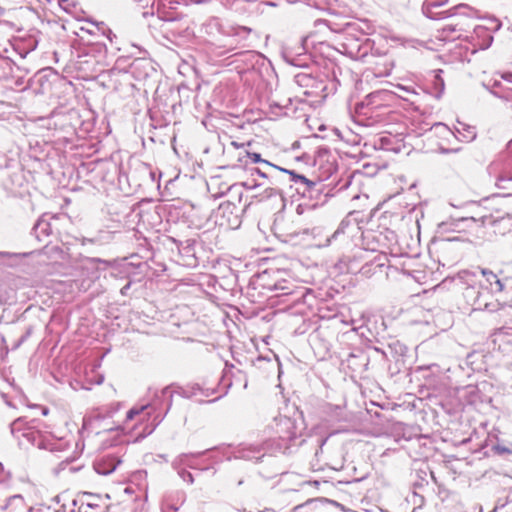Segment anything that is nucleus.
<instances>
[{"mask_svg": "<svg viewBox=\"0 0 512 512\" xmlns=\"http://www.w3.org/2000/svg\"><path fill=\"white\" fill-rule=\"evenodd\" d=\"M481 274L485 278L487 289H490L492 292L503 291L504 285L494 272L488 269H481Z\"/></svg>", "mask_w": 512, "mask_h": 512, "instance_id": "nucleus-1", "label": "nucleus"}, {"mask_svg": "<svg viewBox=\"0 0 512 512\" xmlns=\"http://www.w3.org/2000/svg\"><path fill=\"white\" fill-rule=\"evenodd\" d=\"M456 131L464 141H471L476 136L475 128L472 126H468L462 122H458V125L456 126Z\"/></svg>", "mask_w": 512, "mask_h": 512, "instance_id": "nucleus-2", "label": "nucleus"}, {"mask_svg": "<svg viewBox=\"0 0 512 512\" xmlns=\"http://www.w3.org/2000/svg\"><path fill=\"white\" fill-rule=\"evenodd\" d=\"M281 170H282L283 172H285V173H288V174L291 176L292 180H293L294 182H296V183H297V182H301V183L306 184V185H307V186H309V187H312V186L314 185L312 181H310L309 179H307V178H306L305 176H303V175L296 174L294 171L287 170V169H281Z\"/></svg>", "mask_w": 512, "mask_h": 512, "instance_id": "nucleus-3", "label": "nucleus"}, {"mask_svg": "<svg viewBox=\"0 0 512 512\" xmlns=\"http://www.w3.org/2000/svg\"><path fill=\"white\" fill-rule=\"evenodd\" d=\"M248 157L250 158V160L253 162V163H260V162H263L265 164H268L270 165V163L266 160H263L261 158V155L259 153H249L248 154Z\"/></svg>", "mask_w": 512, "mask_h": 512, "instance_id": "nucleus-4", "label": "nucleus"}, {"mask_svg": "<svg viewBox=\"0 0 512 512\" xmlns=\"http://www.w3.org/2000/svg\"><path fill=\"white\" fill-rule=\"evenodd\" d=\"M145 408V406H142L140 409H131L128 411L127 413V419L128 420H132L136 415H138L143 409Z\"/></svg>", "mask_w": 512, "mask_h": 512, "instance_id": "nucleus-5", "label": "nucleus"}, {"mask_svg": "<svg viewBox=\"0 0 512 512\" xmlns=\"http://www.w3.org/2000/svg\"><path fill=\"white\" fill-rule=\"evenodd\" d=\"M257 172H258V174H259L260 176H262V177H265V176H266L264 173H262V172H261V171H259V170H258Z\"/></svg>", "mask_w": 512, "mask_h": 512, "instance_id": "nucleus-6", "label": "nucleus"}, {"mask_svg": "<svg viewBox=\"0 0 512 512\" xmlns=\"http://www.w3.org/2000/svg\"><path fill=\"white\" fill-rule=\"evenodd\" d=\"M48 414V410L47 409H44L43 410V415H47Z\"/></svg>", "mask_w": 512, "mask_h": 512, "instance_id": "nucleus-7", "label": "nucleus"}]
</instances>
